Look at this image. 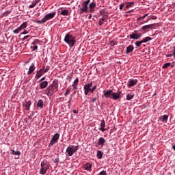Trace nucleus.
Masks as SVG:
<instances>
[{"label":"nucleus","mask_w":175,"mask_h":175,"mask_svg":"<svg viewBox=\"0 0 175 175\" xmlns=\"http://www.w3.org/2000/svg\"><path fill=\"white\" fill-rule=\"evenodd\" d=\"M122 92L118 91V92H113V90H103V95L102 97L105 96V98H110V99H113V100H118V99L121 98V95Z\"/></svg>","instance_id":"1"},{"label":"nucleus","mask_w":175,"mask_h":175,"mask_svg":"<svg viewBox=\"0 0 175 175\" xmlns=\"http://www.w3.org/2000/svg\"><path fill=\"white\" fill-rule=\"evenodd\" d=\"M64 42L68 44L69 47H73L76 44V37L68 33L64 37Z\"/></svg>","instance_id":"2"},{"label":"nucleus","mask_w":175,"mask_h":175,"mask_svg":"<svg viewBox=\"0 0 175 175\" xmlns=\"http://www.w3.org/2000/svg\"><path fill=\"white\" fill-rule=\"evenodd\" d=\"M55 14H57L56 12L49 13V14L45 15L42 19H41L40 21H36L35 23L36 24H44V23H47V21H49V20H52V18H54V17H55Z\"/></svg>","instance_id":"3"},{"label":"nucleus","mask_w":175,"mask_h":175,"mask_svg":"<svg viewBox=\"0 0 175 175\" xmlns=\"http://www.w3.org/2000/svg\"><path fill=\"white\" fill-rule=\"evenodd\" d=\"M40 174L44 175L47 172V170L50 169V163L47 162V161H43L41 162L40 164Z\"/></svg>","instance_id":"4"},{"label":"nucleus","mask_w":175,"mask_h":175,"mask_svg":"<svg viewBox=\"0 0 175 175\" xmlns=\"http://www.w3.org/2000/svg\"><path fill=\"white\" fill-rule=\"evenodd\" d=\"M53 87H55V88L56 89L57 91H58V84H53V85H49L47 88H46V95L50 96H53L54 95V88H53Z\"/></svg>","instance_id":"5"},{"label":"nucleus","mask_w":175,"mask_h":175,"mask_svg":"<svg viewBox=\"0 0 175 175\" xmlns=\"http://www.w3.org/2000/svg\"><path fill=\"white\" fill-rule=\"evenodd\" d=\"M74 146H69L66 150V157H73V154L76 152L73 148Z\"/></svg>","instance_id":"6"},{"label":"nucleus","mask_w":175,"mask_h":175,"mask_svg":"<svg viewBox=\"0 0 175 175\" xmlns=\"http://www.w3.org/2000/svg\"><path fill=\"white\" fill-rule=\"evenodd\" d=\"M134 32L135 33H133L132 34H130L129 36H128V38H130L131 39H135L136 40L142 38V33L137 34V30H135Z\"/></svg>","instance_id":"7"},{"label":"nucleus","mask_w":175,"mask_h":175,"mask_svg":"<svg viewBox=\"0 0 175 175\" xmlns=\"http://www.w3.org/2000/svg\"><path fill=\"white\" fill-rule=\"evenodd\" d=\"M59 139V133L55 134L52 137V139L51 140L50 146H54V144H56L57 142H58Z\"/></svg>","instance_id":"8"},{"label":"nucleus","mask_w":175,"mask_h":175,"mask_svg":"<svg viewBox=\"0 0 175 175\" xmlns=\"http://www.w3.org/2000/svg\"><path fill=\"white\" fill-rule=\"evenodd\" d=\"M44 68H46V66H43V68L40 69L36 74V79L38 80V79H40V77H42V76H43V75H44Z\"/></svg>","instance_id":"9"},{"label":"nucleus","mask_w":175,"mask_h":175,"mask_svg":"<svg viewBox=\"0 0 175 175\" xmlns=\"http://www.w3.org/2000/svg\"><path fill=\"white\" fill-rule=\"evenodd\" d=\"M137 79H129V81L127 83L128 88H131V87H135V85L137 84Z\"/></svg>","instance_id":"10"},{"label":"nucleus","mask_w":175,"mask_h":175,"mask_svg":"<svg viewBox=\"0 0 175 175\" xmlns=\"http://www.w3.org/2000/svg\"><path fill=\"white\" fill-rule=\"evenodd\" d=\"M100 128L99 129V131H101L102 132H105V131H108L109 129L106 128V122H105V120H103L100 123Z\"/></svg>","instance_id":"11"},{"label":"nucleus","mask_w":175,"mask_h":175,"mask_svg":"<svg viewBox=\"0 0 175 175\" xmlns=\"http://www.w3.org/2000/svg\"><path fill=\"white\" fill-rule=\"evenodd\" d=\"M108 16H103L101 18H100L98 22L99 27H102L105 22L107 21Z\"/></svg>","instance_id":"12"},{"label":"nucleus","mask_w":175,"mask_h":175,"mask_svg":"<svg viewBox=\"0 0 175 175\" xmlns=\"http://www.w3.org/2000/svg\"><path fill=\"white\" fill-rule=\"evenodd\" d=\"M95 8H96V3L93 1L89 5L90 12L94 13L95 12Z\"/></svg>","instance_id":"13"},{"label":"nucleus","mask_w":175,"mask_h":175,"mask_svg":"<svg viewBox=\"0 0 175 175\" xmlns=\"http://www.w3.org/2000/svg\"><path fill=\"white\" fill-rule=\"evenodd\" d=\"M105 143H106V139L103 137H100L98 140V145H96V147H99V146H105Z\"/></svg>","instance_id":"14"},{"label":"nucleus","mask_w":175,"mask_h":175,"mask_svg":"<svg viewBox=\"0 0 175 175\" xmlns=\"http://www.w3.org/2000/svg\"><path fill=\"white\" fill-rule=\"evenodd\" d=\"M33 72H35V64H31V65L29 68L27 75H32Z\"/></svg>","instance_id":"15"},{"label":"nucleus","mask_w":175,"mask_h":175,"mask_svg":"<svg viewBox=\"0 0 175 175\" xmlns=\"http://www.w3.org/2000/svg\"><path fill=\"white\" fill-rule=\"evenodd\" d=\"M48 85H49V82L47 81H44L40 83V88H41V90H44V88H46Z\"/></svg>","instance_id":"16"},{"label":"nucleus","mask_w":175,"mask_h":175,"mask_svg":"<svg viewBox=\"0 0 175 175\" xmlns=\"http://www.w3.org/2000/svg\"><path fill=\"white\" fill-rule=\"evenodd\" d=\"M134 49L135 47L133 46V45H129L126 47V54H129V53H132L133 50Z\"/></svg>","instance_id":"17"},{"label":"nucleus","mask_w":175,"mask_h":175,"mask_svg":"<svg viewBox=\"0 0 175 175\" xmlns=\"http://www.w3.org/2000/svg\"><path fill=\"white\" fill-rule=\"evenodd\" d=\"M44 105V102L43 101V100L40 99L38 100L37 102L38 107H39L40 109H43Z\"/></svg>","instance_id":"18"},{"label":"nucleus","mask_w":175,"mask_h":175,"mask_svg":"<svg viewBox=\"0 0 175 175\" xmlns=\"http://www.w3.org/2000/svg\"><path fill=\"white\" fill-rule=\"evenodd\" d=\"M83 167L85 170H88V172H91V167H92V165L90 163H87Z\"/></svg>","instance_id":"19"},{"label":"nucleus","mask_w":175,"mask_h":175,"mask_svg":"<svg viewBox=\"0 0 175 175\" xmlns=\"http://www.w3.org/2000/svg\"><path fill=\"white\" fill-rule=\"evenodd\" d=\"M152 27H154V24L147 25L143 26L142 27V29H143V31H147V29L148 30L152 28Z\"/></svg>","instance_id":"20"},{"label":"nucleus","mask_w":175,"mask_h":175,"mask_svg":"<svg viewBox=\"0 0 175 175\" xmlns=\"http://www.w3.org/2000/svg\"><path fill=\"white\" fill-rule=\"evenodd\" d=\"M79 84V78H77L74 82L73 84L72 85V87H73L74 90H77V85Z\"/></svg>","instance_id":"21"},{"label":"nucleus","mask_w":175,"mask_h":175,"mask_svg":"<svg viewBox=\"0 0 175 175\" xmlns=\"http://www.w3.org/2000/svg\"><path fill=\"white\" fill-rule=\"evenodd\" d=\"M91 87H92V82H91L90 83L85 84L83 87V90L90 91Z\"/></svg>","instance_id":"22"},{"label":"nucleus","mask_w":175,"mask_h":175,"mask_svg":"<svg viewBox=\"0 0 175 175\" xmlns=\"http://www.w3.org/2000/svg\"><path fill=\"white\" fill-rule=\"evenodd\" d=\"M168 118H169V116H167V115H163V116H161L160 118H159V120H161V121H163V122H166L167 121V120H168Z\"/></svg>","instance_id":"23"},{"label":"nucleus","mask_w":175,"mask_h":175,"mask_svg":"<svg viewBox=\"0 0 175 175\" xmlns=\"http://www.w3.org/2000/svg\"><path fill=\"white\" fill-rule=\"evenodd\" d=\"M134 97H135V94H133V93L128 94L126 95V100H132V99H133Z\"/></svg>","instance_id":"24"},{"label":"nucleus","mask_w":175,"mask_h":175,"mask_svg":"<svg viewBox=\"0 0 175 175\" xmlns=\"http://www.w3.org/2000/svg\"><path fill=\"white\" fill-rule=\"evenodd\" d=\"M59 14L60 16H69V10H63Z\"/></svg>","instance_id":"25"},{"label":"nucleus","mask_w":175,"mask_h":175,"mask_svg":"<svg viewBox=\"0 0 175 175\" xmlns=\"http://www.w3.org/2000/svg\"><path fill=\"white\" fill-rule=\"evenodd\" d=\"M81 9H83V10H85V11L88 12V4H87V3H85L83 1V3H82Z\"/></svg>","instance_id":"26"},{"label":"nucleus","mask_w":175,"mask_h":175,"mask_svg":"<svg viewBox=\"0 0 175 175\" xmlns=\"http://www.w3.org/2000/svg\"><path fill=\"white\" fill-rule=\"evenodd\" d=\"M96 157L98 159H102V157H103V152L98 150Z\"/></svg>","instance_id":"27"},{"label":"nucleus","mask_w":175,"mask_h":175,"mask_svg":"<svg viewBox=\"0 0 175 175\" xmlns=\"http://www.w3.org/2000/svg\"><path fill=\"white\" fill-rule=\"evenodd\" d=\"M142 43H147V42H150V40H152V38L151 37H146L145 38H143Z\"/></svg>","instance_id":"28"},{"label":"nucleus","mask_w":175,"mask_h":175,"mask_svg":"<svg viewBox=\"0 0 175 175\" xmlns=\"http://www.w3.org/2000/svg\"><path fill=\"white\" fill-rule=\"evenodd\" d=\"M28 25V22H24L22 25H20L19 28L21 30L25 29V28H27Z\"/></svg>","instance_id":"29"},{"label":"nucleus","mask_w":175,"mask_h":175,"mask_svg":"<svg viewBox=\"0 0 175 175\" xmlns=\"http://www.w3.org/2000/svg\"><path fill=\"white\" fill-rule=\"evenodd\" d=\"M11 152L12 154V155H21V152L20 151H16L13 149L11 150Z\"/></svg>","instance_id":"30"},{"label":"nucleus","mask_w":175,"mask_h":175,"mask_svg":"<svg viewBox=\"0 0 175 175\" xmlns=\"http://www.w3.org/2000/svg\"><path fill=\"white\" fill-rule=\"evenodd\" d=\"M31 105H32V103H31V100L26 102L25 107L27 110H29V107H31Z\"/></svg>","instance_id":"31"},{"label":"nucleus","mask_w":175,"mask_h":175,"mask_svg":"<svg viewBox=\"0 0 175 175\" xmlns=\"http://www.w3.org/2000/svg\"><path fill=\"white\" fill-rule=\"evenodd\" d=\"M146 17H148V14H146L144 15L143 16L137 18V21H142L144 20V18H146Z\"/></svg>","instance_id":"32"},{"label":"nucleus","mask_w":175,"mask_h":175,"mask_svg":"<svg viewBox=\"0 0 175 175\" xmlns=\"http://www.w3.org/2000/svg\"><path fill=\"white\" fill-rule=\"evenodd\" d=\"M133 3H125L124 9H128L132 6Z\"/></svg>","instance_id":"33"},{"label":"nucleus","mask_w":175,"mask_h":175,"mask_svg":"<svg viewBox=\"0 0 175 175\" xmlns=\"http://www.w3.org/2000/svg\"><path fill=\"white\" fill-rule=\"evenodd\" d=\"M10 14V11H5L4 13L2 14L1 17H6Z\"/></svg>","instance_id":"34"},{"label":"nucleus","mask_w":175,"mask_h":175,"mask_svg":"<svg viewBox=\"0 0 175 175\" xmlns=\"http://www.w3.org/2000/svg\"><path fill=\"white\" fill-rule=\"evenodd\" d=\"M100 14L103 17V16H107L106 15V10L105 9H102L100 10Z\"/></svg>","instance_id":"35"},{"label":"nucleus","mask_w":175,"mask_h":175,"mask_svg":"<svg viewBox=\"0 0 175 175\" xmlns=\"http://www.w3.org/2000/svg\"><path fill=\"white\" fill-rule=\"evenodd\" d=\"M98 99H99V97H94L92 100H90V103H95V102H96V100H98Z\"/></svg>","instance_id":"36"},{"label":"nucleus","mask_w":175,"mask_h":175,"mask_svg":"<svg viewBox=\"0 0 175 175\" xmlns=\"http://www.w3.org/2000/svg\"><path fill=\"white\" fill-rule=\"evenodd\" d=\"M37 3L33 0L32 2V4L29 6L30 9H32L33 8H35L36 6Z\"/></svg>","instance_id":"37"},{"label":"nucleus","mask_w":175,"mask_h":175,"mask_svg":"<svg viewBox=\"0 0 175 175\" xmlns=\"http://www.w3.org/2000/svg\"><path fill=\"white\" fill-rule=\"evenodd\" d=\"M143 43V41H137L135 42V46H137V47H140V46H142V44Z\"/></svg>","instance_id":"38"},{"label":"nucleus","mask_w":175,"mask_h":175,"mask_svg":"<svg viewBox=\"0 0 175 175\" xmlns=\"http://www.w3.org/2000/svg\"><path fill=\"white\" fill-rule=\"evenodd\" d=\"M39 43H40V40L36 39L31 43V44L36 46V44H39Z\"/></svg>","instance_id":"39"},{"label":"nucleus","mask_w":175,"mask_h":175,"mask_svg":"<svg viewBox=\"0 0 175 175\" xmlns=\"http://www.w3.org/2000/svg\"><path fill=\"white\" fill-rule=\"evenodd\" d=\"M171 64L170 63H165L163 66V69H166L167 68H169Z\"/></svg>","instance_id":"40"},{"label":"nucleus","mask_w":175,"mask_h":175,"mask_svg":"<svg viewBox=\"0 0 175 175\" xmlns=\"http://www.w3.org/2000/svg\"><path fill=\"white\" fill-rule=\"evenodd\" d=\"M21 31V29L20 27H18L17 29L13 30V33H18Z\"/></svg>","instance_id":"41"},{"label":"nucleus","mask_w":175,"mask_h":175,"mask_svg":"<svg viewBox=\"0 0 175 175\" xmlns=\"http://www.w3.org/2000/svg\"><path fill=\"white\" fill-rule=\"evenodd\" d=\"M97 175H107V172L105 170H103L100 173H98Z\"/></svg>","instance_id":"42"},{"label":"nucleus","mask_w":175,"mask_h":175,"mask_svg":"<svg viewBox=\"0 0 175 175\" xmlns=\"http://www.w3.org/2000/svg\"><path fill=\"white\" fill-rule=\"evenodd\" d=\"M124 8H125V3H123L120 4V6H119V9L120 10H122L124 9Z\"/></svg>","instance_id":"43"},{"label":"nucleus","mask_w":175,"mask_h":175,"mask_svg":"<svg viewBox=\"0 0 175 175\" xmlns=\"http://www.w3.org/2000/svg\"><path fill=\"white\" fill-rule=\"evenodd\" d=\"M83 13H88L85 11V10H83V8H80L79 10V14H83Z\"/></svg>","instance_id":"44"},{"label":"nucleus","mask_w":175,"mask_h":175,"mask_svg":"<svg viewBox=\"0 0 175 175\" xmlns=\"http://www.w3.org/2000/svg\"><path fill=\"white\" fill-rule=\"evenodd\" d=\"M50 70V66H47L46 68L44 69V73H47Z\"/></svg>","instance_id":"45"},{"label":"nucleus","mask_w":175,"mask_h":175,"mask_svg":"<svg viewBox=\"0 0 175 175\" xmlns=\"http://www.w3.org/2000/svg\"><path fill=\"white\" fill-rule=\"evenodd\" d=\"M70 89L68 88L66 92L64 93L65 96H66L67 95H69V94L70 93Z\"/></svg>","instance_id":"46"},{"label":"nucleus","mask_w":175,"mask_h":175,"mask_svg":"<svg viewBox=\"0 0 175 175\" xmlns=\"http://www.w3.org/2000/svg\"><path fill=\"white\" fill-rule=\"evenodd\" d=\"M66 79L70 83L72 81V75H68Z\"/></svg>","instance_id":"47"},{"label":"nucleus","mask_w":175,"mask_h":175,"mask_svg":"<svg viewBox=\"0 0 175 175\" xmlns=\"http://www.w3.org/2000/svg\"><path fill=\"white\" fill-rule=\"evenodd\" d=\"M73 148H74V151L77 152V150H79V146H74Z\"/></svg>","instance_id":"48"},{"label":"nucleus","mask_w":175,"mask_h":175,"mask_svg":"<svg viewBox=\"0 0 175 175\" xmlns=\"http://www.w3.org/2000/svg\"><path fill=\"white\" fill-rule=\"evenodd\" d=\"M28 38H31V36H30V35L25 36L23 38V40H25L26 39H28Z\"/></svg>","instance_id":"49"},{"label":"nucleus","mask_w":175,"mask_h":175,"mask_svg":"<svg viewBox=\"0 0 175 175\" xmlns=\"http://www.w3.org/2000/svg\"><path fill=\"white\" fill-rule=\"evenodd\" d=\"M33 51H35V50H38V45H33Z\"/></svg>","instance_id":"50"},{"label":"nucleus","mask_w":175,"mask_h":175,"mask_svg":"<svg viewBox=\"0 0 175 175\" xmlns=\"http://www.w3.org/2000/svg\"><path fill=\"white\" fill-rule=\"evenodd\" d=\"M27 33H28V31L25 30L23 32L21 33V35H27Z\"/></svg>","instance_id":"51"},{"label":"nucleus","mask_w":175,"mask_h":175,"mask_svg":"<svg viewBox=\"0 0 175 175\" xmlns=\"http://www.w3.org/2000/svg\"><path fill=\"white\" fill-rule=\"evenodd\" d=\"M54 162H55V163H58V162H59V158L55 159Z\"/></svg>","instance_id":"52"},{"label":"nucleus","mask_w":175,"mask_h":175,"mask_svg":"<svg viewBox=\"0 0 175 175\" xmlns=\"http://www.w3.org/2000/svg\"><path fill=\"white\" fill-rule=\"evenodd\" d=\"M44 80H46V77H42V78L40 80L39 83H42Z\"/></svg>","instance_id":"53"},{"label":"nucleus","mask_w":175,"mask_h":175,"mask_svg":"<svg viewBox=\"0 0 175 175\" xmlns=\"http://www.w3.org/2000/svg\"><path fill=\"white\" fill-rule=\"evenodd\" d=\"M84 94L85 95H88V94H90V90H85Z\"/></svg>","instance_id":"54"},{"label":"nucleus","mask_w":175,"mask_h":175,"mask_svg":"<svg viewBox=\"0 0 175 175\" xmlns=\"http://www.w3.org/2000/svg\"><path fill=\"white\" fill-rule=\"evenodd\" d=\"M90 2H91V0H87L86 1H84V3H86L87 5H89Z\"/></svg>","instance_id":"55"},{"label":"nucleus","mask_w":175,"mask_h":175,"mask_svg":"<svg viewBox=\"0 0 175 175\" xmlns=\"http://www.w3.org/2000/svg\"><path fill=\"white\" fill-rule=\"evenodd\" d=\"M94 91H95V90H94L93 88H90V90H89V92H91V93L92 94V92H94Z\"/></svg>","instance_id":"56"},{"label":"nucleus","mask_w":175,"mask_h":175,"mask_svg":"<svg viewBox=\"0 0 175 175\" xmlns=\"http://www.w3.org/2000/svg\"><path fill=\"white\" fill-rule=\"evenodd\" d=\"M111 46H116V42H114V41H112L111 42Z\"/></svg>","instance_id":"57"},{"label":"nucleus","mask_w":175,"mask_h":175,"mask_svg":"<svg viewBox=\"0 0 175 175\" xmlns=\"http://www.w3.org/2000/svg\"><path fill=\"white\" fill-rule=\"evenodd\" d=\"M34 1L36 3L38 4V3H39V2H40V0H34Z\"/></svg>","instance_id":"58"},{"label":"nucleus","mask_w":175,"mask_h":175,"mask_svg":"<svg viewBox=\"0 0 175 175\" xmlns=\"http://www.w3.org/2000/svg\"><path fill=\"white\" fill-rule=\"evenodd\" d=\"M173 55H174V58L175 59V47H174Z\"/></svg>","instance_id":"59"},{"label":"nucleus","mask_w":175,"mask_h":175,"mask_svg":"<svg viewBox=\"0 0 175 175\" xmlns=\"http://www.w3.org/2000/svg\"><path fill=\"white\" fill-rule=\"evenodd\" d=\"M92 89L95 91L96 90V85L93 86Z\"/></svg>","instance_id":"60"},{"label":"nucleus","mask_w":175,"mask_h":175,"mask_svg":"<svg viewBox=\"0 0 175 175\" xmlns=\"http://www.w3.org/2000/svg\"><path fill=\"white\" fill-rule=\"evenodd\" d=\"M72 113H74V114H76V113H77V111H76V109H74V110L72 111Z\"/></svg>","instance_id":"61"},{"label":"nucleus","mask_w":175,"mask_h":175,"mask_svg":"<svg viewBox=\"0 0 175 175\" xmlns=\"http://www.w3.org/2000/svg\"><path fill=\"white\" fill-rule=\"evenodd\" d=\"M173 54H169L168 55H167V57H173Z\"/></svg>","instance_id":"62"},{"label":"nucleus","mask_w":175,"mask_h":175,"mask_svg":"<svg viewBox=\"0 0 175 175\" xmlns=\"http://www.w3.org/2000/svg\"><path fill=\"white\" fill-rule=\"evenodd\" d=\"M91 17H92V15H90L89 17H88V19H89V20H91Z\"/></svg>","instance_id":"63"}]
</instances>
